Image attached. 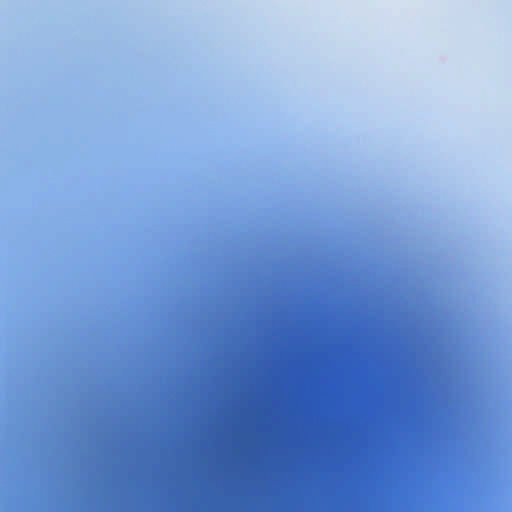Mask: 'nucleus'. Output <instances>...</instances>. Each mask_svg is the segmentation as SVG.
Here are the masks:
<instances>
[{
    "label": "nucleus",
    "mask_w": 512,
    "mask_h": 512,
    "mask_svg": "<svg viewBox=\"0 0 512 512\" xmlns=\"http://www.w3.org/2000/svg\"><path fill=\"white\" fill-rule=\"evenodd\" d=\"M417 511H420V500H417Z\"/></svg>",
    "instance_id": "obj_9"
},
{
    "label": "nucleus",
    "mask_w": 512,
    "mask_h": 512,
    "mask_svg": "<svg viewBox=\"0 0 512 512\" xmlns=\"http://www.w3.org/2000/svg\"><path fill=\"white\" fill-rule=\"evenodd\" d=\"M417 483H418V484L420 483V480H419V479L417 480Z\"/></svg>",
    "instance_id": "obj_15"
},
{
    "label": "nucleus",
    "mask_w": 512,
    "mask_h": 512,
    "mask_svg": "<svg viewBox=\"0 0 512 512\" xmlns=\"http://www.w3.org/2000/svg\"><path fill=\"white\" fill-rule=\"evenodd\" d=\"M417 455H420V444H417Z\"/></svg>",
    "instance_id": "obj_2"
},
{
    "label": "nucleus",
    "mask_w": 512,
    "mask_h": 512,
    "mask_svg": "<svg viewBox=\"0 0 512 512\" xmlns=\"http://www.w3.org/2000/svg\"><path fill=\"white\" fill-rule=\"evenodd\" d=\"M417 455H420V444H417Z\"/></svg>",
    "instance_id": "obj_5"
},
{
    "label": "nucleus",
    "mask_w": 512,
    "mask_h": 512,
    "mask_svg": "<svg viewBox=\"0 0 512 512\" xmlns=\"http://www.w3.org/2000/svg\"><path fill=\"white\" fill-rule=\"evenodd\" d=\"M417 511H420V500H417Z\"/></svg>",
    "instance_id": "obj_10"
},
{
    "label": "nucleus",
    "mask_w": 512,
    "mask_h": 512,
    "mask_svg": "<svg viewBox=\"0 0 512 512\" xmlns=\"http://www.w3.org/2000/svg\"><path fill=\"white\" fill-rule=\"evenodd\" d=\"M417 381H418V382L420 381V376H419V375L417 376Z\"/></svg>",
    "instance_id": "obj_11"
},
{
    "label": "nucleus",
    "mask_w": 512,
    "mask_h": 512,
    "mask_svg": "<svg viewBox=\"0 0 512 512\" xmlns=\"http://www.w3.org/2000/svg\"><path fill=\"white\" fill-rule=\"evenodd\" d=\"M417 511H420V500H417Z\"/></svg>",
    "instance_id": "obj_8"
},
{
    "label": "nucleus",
    "mask_w": 512,
    "mask_h": 512,
    "mask_svg": "<svg viewBox=\"0 0 512 512\" xmlns=\"http://www.w3.org/2000/svg\"><path fill=\"white\" fill-rule=\"evenodd\" d=\"M417 455H420V444H417Z\"/></svg>",
    "instance_id": "obj_1"
},
{
    "label": "nucleus",
    "mask_w": 512,
    "mask_h": 512,
    "mask_svg": "<svg viewBox=\"0 0 512 512\" xmlns=\"http://www.w3.org/2000/svg\"><path fill=\"white\" fill-rule=\"evenodd\" d=\"M417 511H420V500H417Z\"/></svg>",
    "instance_id": "obj_7"
},
{
    "label": "nucleus",
    "mask_w": 512,
    "mask_h": 512,
    "mask_svg": "<svg viewBox=\"0 0 512 512\" xmlns=\"http://www.w3.org/2000/svg\"><path fill=\"white\" fill-rule=\"evenodd\" d=\"M417 511H420V500H417Z\"/></svg>",
    "instance_id": "obj_6"
},
{
    "label": "nucleus",
    "mask_w": 512,
    "mask_h": 512,
    "mask_svg": "<svg viewBox=\"0 0 512 512\" xmlns=\"http://www.w3.org/2000/svg\"><path fill=\"white\" fill-rule=\"evenodd\" d=\"M417 411H418V412L420 411V408H419V407L417 408Z\"/></svg>",
    "instance_id": "obj_13"
},
{
    "label": "nucleus",
    "mask_w": 512,
    "mask_h": 512,
    "mask_svg": "<svg viewBox=\"0 0 512 512\" xmlns=\"http://www.w3.org/2000/svg\"><path fill=\"white\" fill-rule=\"evenodd\" d=\"M417 431H418V432L420 431V428H419V427L417 428Z\"/></svg>",
    "instance_id": "obj_14"
},
{
    "label": "nucleus",
    "mask_w": 512,
    "mask_h": 512,
    "mask_svg": "<svg viewBox=\"0 0 512 512\" xmlns=\"http://www.w3.org/2000/svg\"><path fill=\"white\" fill-rule=\"evenodd\" d=\"M417 381H418V382L420 381V376H419V375L417 376Z\"/></svg>",
    "instance_id": "obj_12"
},
{
    "label": "nucleus",
    "mask_w": 512,
    "mask_h": 512,
    "mask_svg": "<svg viewBox=\"0 0 512 512\" xmlns=\"http://www.w3.org/2000/svg\"><path fill=\"white\" fill-rule=\"evenodd\" d=\"M417 455H420V444H417Z\"/></svg>",
    "instance_id": "obj_3"
},
{
    "label": "nucleus",
    "mask_w": 512,
    "mask_h": 512,
    "mask_svg": "<svg viewBox=\"0 0 512 512\" xmlns=\"http://www.w3.org/2000/svg\"><path fill=\"white\" fill-rule=\"evenodd\" d=\"M417 455H420V444H417Z\"/></svg>",
    "instance_id": "obj_4"
}]
</instances>
